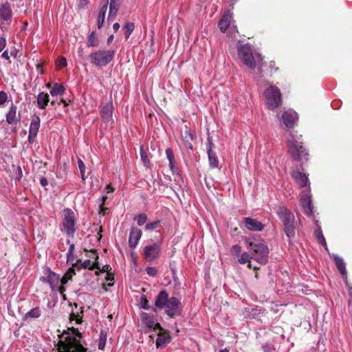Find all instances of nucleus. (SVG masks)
I'll return each instance as SVG.
<instances>
[{"instance_id":"57","label":"nucleus","mask_w":352,"mask_h":352,"mask_svg":"<svg viewBox=\"0 0 352 352\" xmlns=\"http://www.w3.org/2000/svg\"><path fill=\"white\" fill-rule=\"evenodd\" d=\"M113 38V35L109 36L108 37V38H107V43H110L112 41Z\"/></svg>"},{"instance_id":"32","label":"nucleus","mask_w":352,"mask_h":352,"mask_svg":"<svg viewBox=\"0 0 352 352\" xmlns=\"http://www.w3.org/2000/svg\"><path fill=\"white\" fill-rule=\"evenodd\" d=\"M41 316V310L38 307H34L30 310L25 316L27 318H38Z\"/></svg>"},{"instance_id":"5","label":"nucleus","mask_w":352,"mask_h":352,"mask_svg":"<svg viewBox=\"0 0 352 352\" xmlns=\"http://www.w3.org/2000/svg\"><path fill=\"white\" fill-rule=\"evenodd\" d=\"M289 152L294 160L297 161L307 160L308 155L302 142L296 139L293 134H290L287 139Z\"/></svg>"},{"instance_id":"40","label":"nucleus","mask_w":352,"mask_h":352,"mask_svg":"<svg viewBox=\"0 0 352 352\" xmlns=\"http://www.w3.org/2000/svg\"><path fill=\"white\" fill-rule=\"evenodd\" d=\"M160 224L161 221L160 220L155 221L152 223H147L145 226V230L148 231H151L160 227Z\"/></svg>"},{"instance_id":"54","label":"nucleus","mask_w":352,"mask_h":352,"mask_svg":"<svg viewBox=\"0 0 352 352\" xmlns=\"http://www.w3.org/2000/svg\"><path fill=\"white\" fill-rule=\"evenodd\" d=\"M120 24L118 23H115L113 25V29L115 32H117L119 28H120Z\"/></svg>"},{"instance_id":"41","label":"nucleus","mask_w":352,"mask_h":352,"mask_svg":"<svg viewBox=\"0 0 352 352\" xmlns=\"http://www.w3.org/2000/svg\"><path fill=\"white\" fill-rule=\"evenodd\" d=\"M78 168L80 170V174H81L82 179L83 181H85V166L82 160H80V159L78 160Z\"/></svg>"},{"instance_id":"58","label":"nucleus","mask_w":352,"mask_h":352,"mask_svg":"<svg viewBox=\"0 0 352 352\" xmlns=\"http://www.w3.org/2000/svg\"><path fill=\"white\" fill-rule=\"evenodd\" d=\"M82 52H83V48L82 47H80L78 48V52L80 56H82Z\"/></svg>"},{"instance_id":"56","label":"nucleus","mask_w":352,"mask_h":352,"mask_svg":"<svg viewBox=\"0 0 352 352\" xmlns=\"http://www.w3.org/2000/svg\"><path fill=\"white\" fill-rule=\"evenodd\" d=\"M107 199V197L105 195H103L101 198V200H102V203H101V206L103 205L104 204V201L105 200Z\"/></svg>"},{"instance_id":"19","label":"nucleus","mask_w":352,"mask_h":352,"mask_svg":"<svg viewBox=\"0 0 352 352\" xmlns=\"http://www.w3.org/2000/svg\"><path fill=\"white\" fill-rule=\"evenodd\" d=\"M231 19H232V13L231 12H228L227 13H226L223 15V17L221 18V32H223L228 28H230V31L232 32H233V33L237 32V30H236L235 25H233V26L230 25Z\"/></svg>"},{"instance_id":"37","label":"nucleus","mask_w":352,"mask_h":352,"mask_svg":"<svg viewBox=\"0 0 352 352\" xmlns=\"http://www.w3.org/2000/svg\"><path fill=\"white\" fill-rule=\"evenodd\" d=\"M140 157L144 165L146 168H149L150 161L148 157L147 153H146V151H144L142 146L140 148Z\"/></svg>"},{"instance_id":"42","label":"nucleus","mask_w":352,"mask_h":352,"mask_svg":"<svg viewBox=\"0 0 352 352\" xmlns=\"http://www.w3.org/2000/svg\"><path fill=\"white\" fill-rule=\"evenodd\" d=\"M82 265L85 268H88L90 270L94 269V268L99 269V267L97 266V265L95 263H94L89 260L84 261L82 263Z\"/></svg>"},{"instance_id":"22","label":"nucleus","mask_w":352,"mask_h":352,"mask_svg":"<svg viewBox=\"0 0 352 352\" xmlns=\"http://www.w3.org/2000/svg\"><path fill=\"white\" fill-rule=\"evenodd\" d=\"M332 257L334 259V261L336 263V267L340 271V274L344 278H346V270L345 267V263L344 262V260L340 257L339 256L336 254H333Z\"/></svg>"},{"instance_id":"27","label":"nucleus","mask_w":352,"mask_h":352,"mask_svg":"<svg viewBox=\"0 0 352 352\" xmlns=\"http://www.w3.org/2000/svg\"><path fill=\"white\" fill-rule=\"evenodd\" d=\"M12 11L8 4H3L0 7L1 21H8L11 18Z\"/></svg>"},{"instance_id":"21","label":"nucleus","mask_w":352,"mask_h":352,"mask_svg":"<svg viewBox=\"0 0 352 352\" xmlns=\"http://www.w3.org/2000/svg\"><path fill=\"white\" fill-rule=\"evenodd\" d=\"M166 157L169 162V166L171 172L174 174L177 171V163L175 160L173 151L171 148H168L166 149Z\"/></svg>"},{"instance_id":"43","label":"nucleus","mask_w":352,"mask_h":352,"mask_svg":"<svg viewBox=\"0 0 352 352\" xmlns=\"http://www.w3.org/2000/svg\"><path fill=\"white\" fill-rule=\"evenodd\" d=\"M140 305V307L143 309H149L148 302L146 300L145 296L141 297Z\"/></svg>"},{"instance_id":"8","label":"nucleus","mask_w":352,"mask_h":352,"mask_svg":"<svg viewBox=\"0 0 352 352\" xmlns=\"http://www.w3.org/2000/svg\"><path fill=\"white\" fill-rule=\"evenodd\" d=\"M113 50H98L89 55L90 62L96 66H106L114 56Z\"/></svg>"},{"instance_id":"28","label":"nucleus","mask_w":352,"mask_h":352,"mask_svg":"<svg viewBox=\"0 0 352 352\" xmlns=\"http://www.w3.org/2000/svg\"><path fill=\"white\" fill-rule=\"evenodd\" d=\"M160 331H162V329H160ZM170 340V336L166 333L165 332H162L160 331L159 333H158V337L156 340V346L157 347H160V346H162L166 344H167Z\"/></svg>"},{"instance_id":"35","label":"nucleus","mask_w":352,"mask_h":352,"mask_svg":"<svg viewBox=\"0 0 352 352\" xmlns=\"http://www.w3.org/2000/svg\"><path fill=\"white\" fill-rule=\"evenodd\" d=\"M135 29V24L133 23H126L124 26V30H125V36L126 38H129L132 32Z\"/></svg>"},{"instance_id":"31","label":"nucleus","mask_w":352,"mask_h":352,"mask_svg":"<svg viewBox=\"0 0 352 352\" xmlns=\"http://www.w3.org/2000/svg\"><path fill=\"white\" fill-rule=\"evenodd\" d=\"M87 46L96 47L98 45V40L94 32H92L88 36Z\"/></svg>"},{"instance_id":"33","label":"nucleus","mask_w":352,"mask_h":352,"mask_svg":"<svg viewBox=\"0 0 352 352\" xmlns=\"http://www.w3.org/2000/svg\"><path fill=\"white\" fill-rule=\"evenodd\" d=\"M82 309V308H80ZM83 312L82 310H80V312L77 311L76 313H72L69 315L70 323L72 324L73 321H75L76 324H80L82 322V317L80 315Z\"/></svg>"},{"instance_id":"25","label":"nucleus","mask_w":352,"mask_h":352,"mask_svg":"<svg viewBox=\"0 0 352 352\" xmlns=\"http://www.w3.org/2000/svg\"><path fill=\"white\" fill-rule=\"evenodd\" d=\"M212 146L213 144L210 142L209 144V148H208V160L210 163V166L212 168H217L219 164V160L218 157L216 155V154L212 151Z\"/></svg>"},{"instance_id":"47","label":"nucleus","mask_w":352,"mask_h":352,"mask_svg":"<svg viewBox=\"0 0 352 352\" xmlns=\"http://www.w3.org/2000/svg\"><path fill=\"white\" fill-rule=\"evenodd\" d=\"M241 250V248L239 245H234L232 248V254H236V255L239 254L240 253Z\"/></svg>"},{"instance_id":"29","label":"nucleus","mask_w":352,"mask_h":352,"mask_svg":"<svg viewBox=\"0 0 352 352\" xmlns=\"http://www.w3.org/2000/svg\"><path fill=\"white\" fill-rule=\"evenodd\" d=\"M16 107L14 105H12L10 108L9 111L6 114V121L12 124H14L16 121Z\"/></svg>"},{"instance_id":"36","label":"nucleus","mask_w":352,"mask_h":352,"mask_svg":"<svg viewBox=\"0 0 352 352\" xmlns=\"http://www.w3.org/2000/svg\"><path fill=\"white\" fill-rule=\"evenodd\" d=\"M107 333L104 331H101L100 333L99 342H98V349L100 350L104 349L105 346V344L107 342Z\"/></svg>"},{"instance_id":"18","label":"nucleus","mask_w":352,"mask_h":352,"mask_svg":"<svg viewBox=\"0 0 352 352\" xmlns=\"http://www.w3.org/2000/svg\"><path fill=\"white\" fill-rule=\"evenodd\" d=\"M301 205L305 214L307 215H312L313 209L311 206V197L309 195V192L303 194L300 199Z\"/></svg>"},{"instance_id":"60","label":"nucleus","mask_w":352,"mask_h":352,"mask_svg":"<svg viewBox=\"0 0 352 352\" xmlns=\"http://www.w3.org/2000/svg\"><path fill=\"white\" fill-rule=\"evenodd\" d=\"M256 57L259 60V61H261L263 60V58L261 54H258Z\"/></svg>"},{"instance_id":"1","label":"nucleus","mask_w":352,"mask_h":352,"mask_svg":"<svg viewBox=\"0 0 352 352\" xmlns=\"http://www.w3.org/2000/svg\"><path fill=\"white\" fill-rule=\"evenodd\" d=\"M81 335L77 328L73 325L68 327L60 337L58 343V352H87V349L80 344Z\"/></svg>"},{"instance_id":"55","label":"nucleus","mask_w":352,"mask_h":352,"mask_svg":"<svg viewBox=\"0 0 352 352\" xmlns=\"http://www.w3.org/2000/svg\"><path fill=\"white\" fill-rule=\"evenodd\" d=\"M106 190L107 193L113 192L114 190L113 188H111L109 185L106 186Z\"/></svg>"},{"instance_id":"39","label":"nucleus","mask_w":352,"mask_h":352,"mask_svg":"<svg viewBox=\"0 0 352 352\" xmlns=\"http://www.w3.org/2000/svg\"><path fill=\"white\" fill-rule=\"evenodd\" d=\"M135 219L137 221V223L139 226H143L148 220V217L146 214L144 213H142L138 214L135 217Z\"/></svg>"},{"instance_id":"53","label":"nucleus","mask_w":352,"mask_h":352,"mask_svg":"<svg viewBox=\"0 0 352 352\" xmlns=\"http://www.w3.org/2000/svg\"><path fill=\"white\" fill-rule=\"evenodd\" d=\"M69 278H67L65 276H64L61 279L60 278V281L61 282L62 285H65L67 283Z\"/></svg>"},{"instance_id":"7","label":"nucleus","mask_w":352,"mask_h":352,"mask_svg":"<svg viewBox=\"0 0 352 352\" xmlns=\"http://www.w3.org/2000/svg\"><path fill=\"white\" fill-rule=\"evenodd\" d=\"M76 219L74 212L70 208H65L63 211L62 226L63 231L69 236H73L76 232Z\"/></svg>"},{"instance_id":"50","label":"nucleus","mask_w":352,"mask_h":352,"mask_svg":"<svg viewBox=\"0 0 352 352\" xmlns=\"http://www.w3.org/2000/svg\"><path fill=\"white\" fill-rule=\"evenodd\" d=\"M74 250V245L72 244L70 245L69 249L68 252H67V257L68 258H69L70 256H72Z\"/></svg>"},{"instance_id":"59","label":"nucleus","mask_w":352,"mask_h":352,"mask_svg":"<svg viewBox=\"0 0 352 352\" xmlns=\"http://www.w3.org/2000/svg\"><path fill=\"white\" fill-rule=\"evenodd\" d=\"M109 265H104V266H103V269H102V270H103V271H104V272H105V271H107V270H108V269H109Z\"/></svg>"},{"instance_id":"3","label":"nucleus","mask_w":352,"mask_h":352,"mask_svg":"<svg viewBox=\"0 0 352 352\" xmlns=\"http://www.w3.org/2000/svg\"><path fill=\"white\" fill-rule=\"evenodd\" d=\"M277 215L284 226V232L289 240L295 236L294 215L285 206H280L277 210Z\"/></svg>"},{"instance_id":"9","label":"nucleus","mask_w":352,"mask_h":352,"mask_svg":"<svg viewBox=\"0 0 352 352\" xmlns=\"http://www.w3.org/2000/svg\"><path fill=\"white\" fill-rule=\"evenodd\" d=\"M238 54L243 63L247 67L250 69H254L255 67L256 63L254 58L249 45H240L238 46Z\"/></svg>"},{"instance_id":"48","label":"nucleus","mask_w":352,"mask_h":352,"mask_svg":"<svg viewBox=\"0 0 352 352\" xmlns=\"http://www.w3.org/2000/svg\"><path fill=\"white\" fill-rule=\"evenodd\" d=\"M6 45V38L0 36V52L5 48Z\"/></svg>"},{"instance_id":"52","label":"nucleus","mask_w":352,"mask_h":352,"mask_svg":"<svg viewBox=\"0 0 352 352\" xmlns=\"http://www.w3.org/2000/svg\"><path fill=\"white\" fill-rule=\"evenodd\" d=\"M1 56H2L3 58H5V59H6V60H10V56H9L8 52V51H7V50L4 51V52L2 53Z\"/></svg>"},{"instance_id":"10","label":"nucleus","mask_w":352,"mask_h":352,"mask_svg":"<svg viewBox=\"0 0 352 352\" xmlns=\"http://www.w3.org/2000/svg\"><path fill=\"white\" fill-rule=\"evenodd\" d=\"M161 252V243L156 242L153 244L147 245L144 248V258L147 261H153L157 258Z\"/></svg>"},{"instance_id":"16","label":"nucleus","mask_w":352,"mask_h":352,"mask_svg":"<svg viewBox=\"0 0 352 352\" xmlns=\"http://www.w3.org/2000/svg\"><path fill=\"white\" fill-rule=\"evenodd\" d=\"M113 106L112 102H108L103 105L100 109L102 120L107 124L113 120Z\"/></svg>"},{"instance_id":"23","label":"nucleus","mask_w":352,"mask_h":352,"mask_svg":"<svg viewBox=\"0 0 352 352\" xmlns=\"http://www.w3.org/2000/svg\"><path fill=\"white\" fill-rule=\"evenodd\" d=\"M50 102L49 95L45 92H41L37 96V105L41 109H45Z\"/></svg>"},{"instance_id":"6","label":"nucleus","mask_w":352,"mask_h":352,"mask_svg":"<svg viewBox=\"0 0 352 352\" xmlns=\"http://www.w3.org/2000/svg\"><path fill=\"white\" fill-rule=\"evenodd\" d=\"M267 108L274 110L281 104L282 98L280 89L274 86L270 85L263 92Z\"/></svg>"},{"instance_id":"44","label":"nucleus","mask_w":352,"mask_h":352,"mask_svg":"<svg viewBox=\"0 0 352 352\" xmlns=\"http://www.w3.org/2000/svg\"><path fill=\"white\" fill-rule=\"evenodd\" d=\"M146 273L151 276H155L157 274V270L154 267H147L146 268Z\"/></svg>"},{"instance_id":"34","label":"nucleus","mask_w":352,"mask_h":352,"mask_svg":"<svg viewBox=\"0 0 352 352\" xmlns=\"http://www.w3.org/2000/svg\"><path fill=\"white\" fill-rule=\"evenodd\" d=\"M316 236L318 241V242L323 245L325 248V250L328 251L327 245L325 241V239L322 233V231L320 229L317 230L315 232Z\"/></svg>"},{"instance_id":"26","label":"nucleus","mask_w":352,"mask_h":352,"mask_svg":"<svg viewBox=\"0 0 352 352\" xmlns=\"http://www.w3.org/2000/svg\"><path fill=\"white\" fill-rule=\"evenodd\" d=\"M108 0H106L104 5L101 7L98 17V28L100 29L104 23L105 15L108 8Z\"/></svg>"},{"instance_id":"45","label":"nucleus","mask_w":352,"mask_h":352,"mask_svg":"<svg viewBox=\"0 0 352 352\" xmlns=\"http://www.w3.org/2000/svg\"><path fill=\"white\" fill-rule=\"evenodd\" d=\"M56 65L58 67H62L67 65V60L64 57H60L56 61Z\"/></svg>"},{"instance_id":"12","label":"nucleus","mask_w":352,"mask_h":352,"mask_svg":"<svg viewBox=\"0 0 352 352\" xmlns=\"http://www.w3.org/2000/svg\"><path fill=\"white\" fill-rule=\"evenodd\" d=\"M40 118L37 116H34L31 120L28 135V140L30 143H33L36 138L40 128Z\"/></svg>"},{"instance_id":"64","label":"nucleus","mask_w":352,"mask_h":352,"mask_svg":"<svg viewBox=\"0 0 352 352\" xmlns=\"http://www.w3.org/2000/svg\"><path fill=\"white\" fill-rule=\"evenodd\" d=\"M253 269H254V270H256L258 269V267L255 266V267H253Z\"/></svg>"},{"instance_id":"38","label":"nucleus","mask_w":352,"mask_h":352,"mask_svg":"<svg viewBox=\"0 0 352 352\" xmlns=\"http://www.w3.org/2000/svg\"><path fill=\"white\" fill-rule=\"evenodd\" d=\"M250 256L248 253L244 252L241 254V257L239 258V262L241 264H245L248 263V267L251 268L252 265L250 262Z\"/></svg>"},{"instance_id":"2","label":"nucleus","mask_w":352,"mask_h":352,"mask_svg":"<svg viewBox=\"0 0 352 352\" xmlns=\"http://www.w3.org/2000/svg\"><path fill=\"white\" fill-rule=\"evenodd\" d=\"M155 305L157 308L164 309L166 314L171 318L180 314V301L175 297L169 298L165 291L160 292L157 296Z\"/></svg>"},{"instance_id":"20","label":"nucleus","mask_w":352,"mask_h":352,"mask_svg":"<svg viewBox=\"0 0 352 352\" xmlns=\"http://www.w3.org/2000/svg\"><path fill=\"white\" fill-rule=\"evenodd\" d=\"M120 6V0H111L109 6V12L107 19L109 23L111 22L113 19L117 14Z\"/></svg>"},{"instance_id":"30","label":"nucleus","mask_w":352,"mask_h":352,"mask_svg":"<svg viewBox=\"0 0 352 352\" xmlns=\"http://www.w3.org/2000/svg\"><path fill=\"white\" fill-rule=\"evenodd\" d=\"M65 91V87L63 85L55 83L52 87H51L50 89V94L52 96H56L58 95H62Z\"/></svg>"},{"instance_id":"15","label":"nucleus","mask_w":352,"mask_h":352,"mask_svg":"<svg viewBox=\"0 0 352 352\" xmlns=\"http://www.w3.org/2000/svg\"><path fill=\"white\" fill-rule=\"evenodd\" d=\"M244 223L246 228L250 231L259 232L264 228V225L255 219L245 217Z\"/></svg>"},{"instance_id":"46","label":"nucleus","mask_w":352,"mask_h":352,"mask_svg":"<svg viewBox=\"0 0 352 352\" xmlns=\"http://www.w3.org/2000/svg\"><path fill=\"white\" fill-rule=\"evenodd\" d=\"M8 100V95L4 91H0V106L3 105Z\"/></svg>"},{"instance_id":"61","label":"nucleus","mask_w":352,"mask_h":352,"mask_svg":"<svg viewBox=\"0 0 352 352\" xmlns=\"http://www.w3.org/2000/svg\"><path fill=\"white\" fill-rule=\"evenodd\" d=\"M59 289H60L59 290H60L61 292H63V291L64 290V288H63V287H60Z\"/></svg>"},{"instance_id":"13","label":"nucleus","mask_w":352,"mask_h":352,"mask_svg":"<svg viewBox=\"0 0 352 352\" xmlns=\"http://www.w3.org/2000/svg\"><path fill=\"white\" fill-rule=\"evenodd\" d=\"M282 118L285 125L288 128H292L298 118L296 112L293 110H288L283 113Z\"/></svg>"},{"instance_id":"49","label":"nucleus","mask_w":352,"mask_h":352,"mask_svg":"<svg viewBox=\"0 0 352 352\" xmlns=\"http://www.w3.org/2000/svg\"><path fill=\"white\" fill-rule=\"evenodd\" d=\"M75 274V270L73 269V268H70L68 272L65 274V276L69 278V279H71L72 276Z\"/></svg>"},{"instance_id":"14","label":"nucleus","mask_w":352,"mask_h":352,"mask_svg":"<svg viewBox=\"0 0 352 352\" xmlns=\"http://www.w3.org/2000/svg\"><path fill=\"white\" fill-rule=\"evenodd\" d=\"M41 280L43 282H47L50 285L52 290H56L60 282V276L47 270V276L46 277H42Z\"/></svg>"},{"instance_id":"24","label":"nucleus","mask_w":352,"mask_h":352,"mask_svg":"<svg viewBox=\"0 0 352 352\" xmlns=\"http://www.w3.org/2000/svg\"><path fill=\"white\" fill-rule=\"evenodd\" d=\"M292 175L300 187H304L307 185L308 177L306 175L300 171H293Z\"/></svg>"},{"instance_id":"4","label":"nucleus","mask_w":352,"mask_h":352,"mask_svg":"<svg viewBox=\"0 0 352 352\" xmlns=\"http://www.w3.org/2000/svg\"><path fill=\"white\" fill-rule=\"evenodd\" d=\"M246 243L248 245V248L252 251V258H254L256 261L262 265L267 263L269 250L263 241H248L247 240Z\"/></svg>"},{"instance_id":"62","label":"nucleus","mask_w":352,"mask_h":352,"mask_svg":"<svg viewBox=\"0 0 352 352\" xmlns=\"http://www.w3.org/2000/svg\"><path fill=\"white\" fill-rule=\"evenodd\" d=\"M47 88H50V87H51V85H50V83H48V84L47 85Z\"/></svg>"},{"instance_id":"11","label":"nucleus","mask_w":352,"mask_h":352,"mask_svg":"<svg viewBox=\"0 0 352 352\" xmlns=\"http://www.w3.org/2000/svg\"><path fill=\"white\" fill-rule=\"evenodd\" d=\"M140 320L143 325L146 327L148 330L152 329L160 328V325L153 315H150L148 313L142 312L140 314Z\"/></svg>"},{"instance_id":"17","label":"nucleus","mask_w":352,"mask_h":352,"mask_svg":"<svg viewBox=\"0 0 352 352\" xmlns=\"http://www.w3.org/2000/svg\"><path fill=\"white\" fill-rule=\"evenodd\" d=\"M142 235L141 230L139 228L133 227L131 229L129 238V245L131 248H135Z\"/></svg>"},{"instance_id":"51","label":"nucleus","mask_w":352,"mask_h":352,"mask_svg":"<svg viewBox=\"0 0 352 352\" xmlns=\"http://www.w3.org/2000/svg\"><path fill=\"white\" fill-rule=\"evenodd\" d=\"M40 183L42 186H46L48 184L47 179L45 177H43L40 180Z\"/></svg>"},{"instance_id":"63","label":"nucleus","mask_w":352,"mask_h":352,"mask_svg":"<svg viewBox=\"0 0 352 352\" xmlns=\"http://www.w3.org/2000/svg\"><path fill=\"white\" fill-rule=\"evenodd\" d=\"M221 352H228L227 349L221 350Z\"/></svg>"}]
</instances>
